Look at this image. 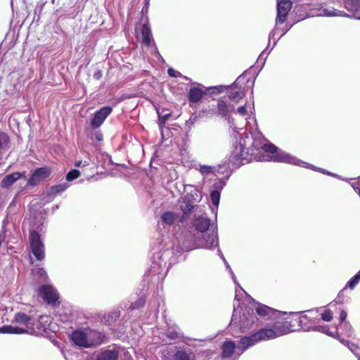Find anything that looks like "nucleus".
I'll list each match as a JSON object with an SVG mask.
<instances>
[{
    "mask_svg": "<svg viewBox=\"0 0 360 360\" xmlns=\"http://www.w3.org/2000/svg\"><path fill=\"white\" fill-rule=\"evenodd\" d=\"M217 252H218V255H219V257L221 258V259L223 260V262L225 264V266L226 268V269H231V266L229 264V263L227 262V261L226 260L224 255L222 254L221 251L220 249H218L217 250Z\"/></svg>",
    "mask_w": 360,
    "mask_h": 360,
    "instance_id": "49",
    "label": "nucleus"
},
{
    "mask_svg": "<svg viewBox=\"0 0 360 360\" xmlns=\"http://www.w3.org/2000/svg\"><path fill=\"white\" fill-rule=\"evenodd\" d=\"M141 35L143 44L146 46H150L151 42L152 32L148 23H144L141 28Z\"/></svg>",
    "mask_w": 360,
    "mask_h": 360,
    "instance_id": "29",
    "label": "nucleus"
},
{
    "mask_svg": "<svg viewBox=\"0 0 360 360\" xmlns=\"http://www.w3.org/2000/svg\"><path fill=\"white\" fill-rule=\"evenodd\" d=\"M217 115L224 117L229 124L232 123L233 119L230 116V113L234 112L236 108L233 104L227 103L223 100H219L217 102Z\"/></svg>",
    "mask_w": 360,
    "mask_h": 360,
    "instance_id": "16",
    "label": "nucleus"
},
{
    "mask_svg": "<svg viewBox=\"0 0 360 360\" xmlns=\"http://www.w3.org/2000/svg\"><path fill=\"white\" fill-rule=\"evenodd\" d=\"M285 315H281L280 319H275L267 324L269 327L259 329L256 333L241 338L243 348L240 349V353L244 352L249 347L254 346L257 342L274 339L292 332L297 331L295 320L288 321Z\"/></svg>",
    "mask_w": 360,
    "mask_h": 360,
    "instance_id": "3",
    "label": "nucleus"
},
{
    "mask_svg": "<svg viewBox=\"0 0 360 360\" xmlns=\"http://www.w3.org/2000/svg\"><path fill=\"white\" fill-rule=\"evenodd\" d=\"M339 340L341 343H342L344 345L347 346L349 350L354 353L356 356H359L358 353L356 352L358 350V347L355 345L353 343H350L349 340H346L342 338H339Z\"/></svg>",
    "mask_w": 360,
    "mask_h": 360,
    "instance_id": "37",
    "label": "nucleus"
},
{
    "mask_svg": "<svg viewBox=\"0 0 360 360\" xmlns=\"http://www.w3.org/2000/svg\"><path fill=\"white\" fill-rule=\"evenodd\" d=\"M359 360H360V358L359 357Z\"/></svg>",
    "mask_w": 360,
    "mask_h": 360,
    "instance_id": "62",
    "label": "nucleus"
},
{
    "mask_svg": "<svg viewBox=\"0 0 360 360\" xmlns=\"http://www.w3.org/2000/svg\"><path fill=\"white\" fill-rule=\"evenodd\" d=\"M119 356V352L115 348L106 349L100 352L96 360H117Z\"/></svg>",
    "mask_w": 360,
    "mask_h": 360,
    "instance_id": "23",
    "label": "nucleus"
},
{
    "mask_svg": "<svg viewBox=\"0 0 360 360\" xmlns=\"http://www.w3.org/2000/svg\"><path fill=\"white\" fill-rule=\"evenodd\" d=\"M179 219V215L173 212H165L160 217L161 222L168 226L173 225Z\"/></svg>",
    "mask_w": 360,
    "mask_h": 360,
    "instance_id": "28",
    "label": "nucleus"
},
{
    "mask_svg": "<svg viewBox=\"0 0 360 360\" xmlns=\"http://www.w3.org/2000/svg\"><path fill=\"white\" fill-rule=\"evenodd\" d=\"M231 276V278L234 282V283L236 285V286L238 288H236V296H235V298L237 299V300H239L238 298V296H239V292L241 291L243 292H244L245 295H248L247 292L241 288V286L238 284V283L237 282V280H236V277L233 273V271H232L231 268L228 269Z\"/></svg>",
    "mask_w": 360,
    "mask_h": 360,
    "instance_id": "35",
    "label": "nucleus"
},
{
    "mask_svg": "<svg viewBox=\"0 0 360 360\" xmlns=\"http://www.w3.org/2000/svg\"><path fill=\"white\" fill-rule=\"evenodd\" d=\"M50 323V319L48 316L40 315L38 318V320L35 323L34 322V328L36 327L39 333L46 332L49 326ZM34 333L35 330H34Z\"/></svg>",
    "mask_w": 360,
    "mask_h": 360,
    "instance_id": "22",
    "label": "nucleus"
},
{
    "mask_svg": "<svg viewBox=\"0 0 360 360\" xmlns=\"http://www.w3.org/2000/svg\"><path fill=\"white\" fill-rule=\"evenodd\" d=\"M360 281V271H358L349 281L347 283L345 288L354 289L356 284Z\"/></svg>",
    "mask_w": 360,
    "mask_h": 360,
    "instance_id": "36",
    "label": "nucleus"
},
{
    "mask_svg": "<svg viewBox=\"0 0 360 360\" xmlns=\"http://www.w3.org/2000/svg\"><path fill=\"white\" fill-rule=\"evenodd\" d=\"M289 30V29H286V30H283L282 34L278 37V38L276 39V40L275 41H274V46L277 44V42L278 41V40L285 34H286V32Z\"/></svg>",
    "mask_w": 360,
    "mask_h": 360,
    "instance_id": "57",
    "label": "nucleus"
},
{
    "mask_svg": "<svg viewBox=\"0 0 360 360\" xmlns=\"http://www.w3.org/2000/svg\"><path fill=\"white\" fill-rule=\"evenodd\" d=\"M34 172L35 173V176H37V177L39 178L40 181H41L48 178L50 176L51 171L49 167H43L37 168Z\"/></svg>",
    "mask_w": 360,
    "mask_h": 360,
    "instance_id": "34",
    "label": "nucleus"
},
{
    "mask_svg": "<svg viewBox=\"0 0 360 360\" xmlns=\"http://www.w3.org/2000/svg\"><path fill=\"white\" fill-rule=\"evenodd\" d=\"M145 299L143 297H139L134 302L131 303L129 306V309L131 310L138 309L145 304Z\"/></svg>",
    "mask_w": 360,
    "mask_h": 360,
    "instance_id": "38",
    "label": "nucleus"
},
{
    "mask_svg": "<svg viewBox=\"0 0 360 360\" xmlns=\"http://www.w3.org/2000/svg\"><path fill=\"white\" fill-rule=\"evenodd\" d=\"M71 340L74 344L81 347L87 348L91 345L87 340L86 333L82 331H74L71 335Z\"/></svg>",
    "mask_w": 360,
    "mask_h": 360,
    "instance_id": "21",
    "label": "nucleus"
},
{
    "mask_svg": "<svg viewBox=\"0 0 360 360\" xmlns=\"http://www.w3.org/2000/svg\"><path fill=\"white\" fill-rule=\"evenodd\" d=\"M22 174L20 172H14L6 175L1 182V186L3 188H8L14 184L17 180L20 179Z\"/></svg>",
    "mask_w": 360,
    "mask_h": 360,
    "instance_id": "26",
    "label": "nucleus"
},
{
    "mask_svg": "<svg viewBox=\"0 0 360 360\" xmlns=\"http://www.w3.org/2000/svg\"><path fill=\"white\" fill-rule=\"evenodd\" d=\"M146 1V5L148 6V4H149V0H145Z\"/></svg>",
    "mask_w": 360,
    "mask_h": 360,
    "instance_id": "61",
    "label": "nucleus"
},
{
    "mask_svg": "<svg viewBox=\"0 0 360 360\" xmlns=\"http://www.w3.org/2000/svg\"><path fill=\"white\" fill-rule=\"evenodd\" d=\"M40 181H41L39 180V179L37 178V176H35V173L33 172L32 176L27 181V186H34L39 184Z\"/></svg>",
    "mask_w": 360,
    "mask_h": 360,
    "instance_id": "42",
    "label": "nucleus"
},
{
    "mask_svg": "<svg viewBox=\"0 0 360 360\" xmlns=\"http://www.w3.org/2000/svg\"><path fill=\"white\" fill-rule=\"evenodd\" d=\"M198 118V117L197 115H193L188 121H186V124L191 128V126L197 122Z\"/></svg>",
    "mask_w": 360,
    "mask_h": 360,
    "instance_id": "48",
    "label": "nucleus"
},
{
    "mask_svg": "<svg viewBox=\"0 0 360 360\" xmlns=\"http://www.w3.org/2000/svg\"><path fill=\"white\" fill-rule=\"evenodd\" d=\"M237 112L242 116L246 115H247L246 106L241 105V106L238 107L237 109Z\"/></svg>",
    "mask_w": 360,
    "mask_h": 360,
    "instance_id": "50",
    "label": "nucleus"
},
{
    "mask_svg": "<svg viewBox=\"0 0 360 360\" xmlns=\"http://www.w3.org/2000/svg\"><path fill=\"white\" fill-rule=\"evenodd\" d=\"M23 226H27L31 252L38 261L45 258V246L43 238L46 232L45 217L41 211L30 210L28 217L23 221Z\"/></svg>",
    "mask_w": 360,
    "mask_h": 360,
    "instance_id": "5",
    "label": "nucleus"
},
{
    "mask_svg": "<svg viewBox=\"0 0 360 360\" xmlns=\"http://www.w3.org/2000/svg\"><path fill=\"white\" fill-rule=\"evenodd\" d=\"M112 111V108L110 106H104L97 110L91 120V128L94 129L99 128Z\"/></svg>",
    "mask_w": 360,
    "mask_h": 360,
    "instance_id": "15",
    "label": "nucleus"
},
{
    "mask_svg": "<svg viewBox=\"0 0 360 360\" xmlns=\"http://www.w3.org/2000/svg\"><path fill=\"white\" fill-rule=\"evenodd\" d=\"M344 7L349 12L350 18L360 20V0H345Z\"/></svg>",
    "mask_w": 360,
    "mask_h": 360,
    "instance_id": "19",
    "label": "nucleus"
},
{
    "mask_svg": "<svg viewBox=\"0 0 360 360\" xmlns=\"http://www.w3.org/2000/svg\"><path fill=\"white\" fill-rule=\"evenodd\" d=\"M0 333L4 334H23L27 333V330L22 327L13 326L11 325L4 326L0 328Z\"/></svg>",
    "mask_w": 360,
    "mask_h": 360,
    "instance_id": "27",
    "label": "nucleus"
},
{
    "mask_svg": "<svg viewBox=\"0 0 360 360\" xmlns=\"http://www.w3.org/2000/svg\"><path fill=\"white\" fill-rule=\"evenodd\" d=\"M270 53V51H268L267 52V49H266L265 50H264L261 53L260 55L259 56L258 58H257V62L259 63L260 60H263L262 62V66L264 65V61L266 60V58L268 56V54Z\"/></svg>",
    "mask_w": 360,
    "mask_h": 360,
    "instance_id": "45",
    "label": "nucleus"
},
{
    "mask_svg": "<svg viewBox=\"0 0 360 360\" xmlns=\"http://www.w3.org/2000/svg\"><path fill=\"white\" fill-rule=\"evenodd\" d=\"M314 331H318V332L325 333L330 337L338 338V340L340 338V336L338 335V331L337 327H334L333 330L331 331V330H330L328 326H327V325L321 326V325H319V323H318Z\"/></svg>",
    "mask_w": 360,
    "mask_h": 360,
    "instance_id": "30",
    "label": "nucleus"
},
{
    "mask_svg": "<svg viewBox=\"0 0 360 360\" xmlns=\"http://www.w3.org/2000/svg\"><path fill=\"white\" fill-rule=\"evenodd\" d=\"M198 167H199V168H198L199 172L203 176H207L210 174L217 175V173H219V169L220 168V167L217 168L216 167H214V166H208V165H199Z\"/></svg>",
    "mask_w": 360,
    "mask_h": 360,
    "instance_id": "33",
    "label": "nucleus"
},
{
    "mask_svg": "<svg viewBox=\"0 0 360 360\" xmlns=\"http://www.w3.org/2000/svg\"><path fill=\"white\" fill-rule=\"evenodd\" d=\"M241 337L240 338H242ZM243 348V345L241 343V339H240L239 345H236L235 342L231 340H227L224 342L221 345V357L223 359L230 358L233 352L236 351V354L239 356L243 352L240 353V349Z\"/></svg>",
    "mask_w": 360,
    "mask_h": 360,
    "instance_id": "14",
    "label": "nucleus"
},
{
    "mask_svg": "<svg viewBox=\"0 0 360 360\" xmlns=\"http://www.w3.org/2000/svg\"><path fill=\"white\" fill-rule=\"evenodd\" d=\"M321 319L325 321H330L333 319V313L330 310L326 309L321 314Z\"/></svg>",
    "mask_w": 360,
    "mask_h": 360,
    "instance_id": "43",
    "label": "nucleus"
},
{
    "mask_svg": "<svg viewBox=\"0 0 360 360\" xmlns=\"http://www.w3.org/2000/svg\"><path fill=\"white\" fill-rule=\"evenodd\" d=\"M340 328L343 330L344 334L348 337H351L352 335V326L348 322H344L341 323Z\"/></svg>",
    "mask_w": 360,
    "mask_h": 360,
    "instance_id": "41",
    "label": "nucleus"
},
{
    "mask_svg": "<svg viewBox=\"0 0 360 360\" xmlns=\"http://www.w3.org/2000/svg\"><path fill=\"white\" fill-rule=\"evenodd\" d=\"M179 253L174 251V242L169 236L159 234L153 242L151 264L146 276L154 282L164 280L171 266L179 262Z\"/></svg>",
    "mask_w": 360,
    "mask_h": 360,
    "instance_id": "2",
    "label": "nucleus"
},
{
    "mask_svg": "<svg viewBox=\"0 0 360 360\" xmlns=\"http://www.w3.org/2000/svg\"><path fill=\"white\" fill-rule=\"evenodd\" d=\"M14 321L25 326L27 333H34V321L32 316L24 312H18L14 317Z\"/></svg>",
    "mask_w": 360,
    "mask_h": 360,
    "instance_id": "18",
    "label": "nucleus"
},
{
    "mask_svg": "<svg viewBox=\"0 0 360 360\" xmlns=\"http://www.w3.org/2000/svg\"><path fill=\"white\" fill-rule=\"evenodd\" d=\"M226 86H211L207 89H205L201 84H198V86L191 87L188 92V103L191 108L194 107V104L199 103L204 95L207 93L210 94H218L222 92Z\"/></svg>",
    "mask_w": 360,
    "mask_h": 360,
    "instance_id": "9",
    "label": "nucleus"
},
{
    "mask_svg": "<svg viewBox=\"0 0 360 360\" xmlns=\"http://www.w3.org/2000/svg\"><path fill=\"white\" fill-rule=\"evenodd\" d=\"M79 175L80 172L78 169H71L66 175V180L68 181H72L77 179L79 176Z\"/></svg>",
    "mask_w": 360,
    "mask_h": 360,
    "instance_id": "39",
    "label": "nucleus"
},
{
    "mask_svg": "<svg viewBox=\"0 0 360 360\" xmlns=\"http://www.w3.org/2000/svg\"><path fill=\"white\" fill-rule=\"evenodd\" d=\"M352 186L356 192L360 193V184L359 182H354L352 184Z\"/></svg>",
    "mask_w": 360,
    "mask_h": 360,
    "instance_id": "55",
    "label": "nucleus"
},
{
    "mask_svg": "<svg viewBox=\"0 0 360 360\" xmlns=\"http://www.w3.org/2000/svg\"><path fill=\"white\" fill-rule=\"evenodd\" d=\"M76 167H85L89 165V162L84 161V162L82 160L77 161L75 164Z\"/></svg>",
    "mask_w": 360,
    "mask_h": 360,
    "instance_id": "54",
    "label": "nucleus"
},
{
    "mask_svg": "<svg viewBox=\"0 0 360 360\" xmlns=\"http://www.w3.org/2000/svg\"><path fill=\"white\" fill-rule=\"evenodd\" d=\"M102 77V72L101 70H97L94 74V78L95 79H101V77Z\"/></svg>",
    "mask_w": 360,
    "mask_h": 360,
    "instance_id": "56",
    "label": "nucleus"
},
{
    "mask_svg": "<svg viewBox=\"0 0 360 360\" xmlns=\"http://www.w3.org/2000/svg\"><path fill=\"white\" fill-rule=\"evenodd\" d=\"M157 113L158 115V127L161 131V133L162 134L163 129L165 127V123L171 117L172 112H169V110H162V111L157 110Z\"/></svg>",
    "mask_w": 360,
    "mask_h": 360,
    "instance_id": "25",
    "label": "nucleus"
},
{
    "mask_svg": "<svg viewBox=\"0 0 360 360\" xmlns=\"http://www.w3.org/2000/svg\"><path fill=\"white\" fill-rule=\"evenodd\" d=\"M345 287L339 292L337 297L335 298V300H334V302H335L336 303L338 304H342L345 302V300H344V291L345 290Z\"/></svg>",
    "mask_w": 360,
    "mask_h": 360,
    "instance_id": "44",
    "label": "nucleus"
},
{
    "mask_svg": "<svg viewBox=\"0 0 360 360\" xmlns=\"http://www.w3.org/2000/svg\"><path fill=\"white\" fill-rule=\"evenodd\" d=\"M120 316V312L117 309L112 310L103 316V321L105 324H112Z\"/></svg>",
    "mask_w": 360,
    "mask_h": 360,
    "instance_id": "32",
    "label": "nucleus"
},
{
    "mask_svg": "<svg viewBox=\"0 0 360 360\" xmlns=\"http://www.w3.org/2000/svg\"><path fill=\"white\" fill-rule=\"evenodd\" d=\"M347 313L346 312V311H345L343 309L341 310L340 314V321L341 323L346 322L345 319L347 318Z\"/></svg>",
    "mask_w": 360,
    "mask_h": 360,
    "instance_id": "52",
    "label": "nucleus"
},
{
    "mask_svg": "<svg viewBox=\"0 0 360 360\" xmlns=\"http://www.w3.org/2000/svg\"><path fill=\"white\" fill-rule=\"evenodd\" d=\"M167 339L171 341H178L183 338V333L176 324L167 323V328L165 332Z\"/></svg>",
    "mask_w": 360,
    "mask_h": 360,
    "instance_id": "20",
    "label": "nucleus"
},
{
    "mask_svg": "<svg viewBox=\"0 0 360 360\" xmlns=\"http://www.w3.org/2000/svg\"><path fill=\"white\" fill-rule=\"evenodd\" d=\"M144 11H148V6L146 5H145V6L142 8V12L143 13Z\"/></svg>",
    "mask_w": 360,
    "mask_h": 360,
    "instance_id": "58",
    "label": "nucleus"
},
{
    "mask_svg": "<svg viewBox=\"0 0 360 360\" xmlns=\"http://www.w3.org/2000/svg\"><path fill=\"white\" fill-rule=\"evenodd\" d=\"M92 334L95 336H96L97 338V340L95 341L94 344L95 345H100L103 342V335L102 333H98V332H94L92 333Z\"/></svg>",
    "mask_w": 360,
    "mask_h": 360,
    "instance_id": "47",
    "label": "nucleus"
},
{
    "mask_svg": "<svg viewBox=\"0 0 360 360\" xmlns=\"http://www.w3.org/2000/svg\"><path fill=\"white\" fill-rule=\"evenodd\" d=\"M38 292L47 304L53 306L58 304L59 295L53 286L50 285H43L39 288Z\"/></svg>",
    "mask_w": 360,
    "mask_h": 360,
    "instance_id": "12",
    "label": "nucleus"
},
{
    "mask_svg": "<svg viewBox=\"0 0 360 360\" xmlns=\"http://www.w3.org/2000/svg\"><path fill=\"white\" fill-rule=\"evenodd\" d=\"M278 30V29H274V30H272L270 33H269V41L271 40V39H273L274 40V41L276 40V39L278 38L277 37V31Z\"/></svg>",
    "mask_w": 360,
    "mask_h": 360,
    "instance_id": "51",
    "label": "nucleus"
},
{
    "mask_svg": "<svg viewBox=\"0 0 360 360\" xmlns=\"http://www.w3.org/2000/svg\"><path fill=\"white\" fill-rule=\"evenodd\" d=\"M303 3H302V5H305V4H312V2H308V1H302Z\"/></svg>",
    "mask_w": 360,
    "mask_h": 360,
    "instance_id": "59",
    "label": "nucleus"
},
{
    "mask_svg": "<svg viewBox=\"0 0 360 360\" xmlns=\"http://www.w3.org/2000/svg\"><path fill=\"white\" fill-rule=\"evenodd\" d=\"M291 0H277V15L276 18V25L283 23L288 12L292 8Z\"/></svg>",
    "mask_w": 360,
    "mask_h": 360,
    "instance_id": "13",
    "label": "nucleus"
},
{
    "mask_svg": "<svg viewBox=\"0 0 360 360\" xmlns=\"http://www.w3.org/2000/svg\"><path fill=\"white\" fill-rule=\"evenodd\" d=\"M174 360H195V356L191 349H178L175 352Z\"/></svg>",
    "mask_w": 360,
    "mask_h": 360,
    "instance_id": "24",
    "label": "nucleus"
},
{
    "mask_svg": "<svg viewBox=\"0 0 360 360\" xmlns=\"http://www.w3.org/2000/svg\"><path fill=\"white\" fill-rule=\"evenodd\" d=\"M225 185L226 181L224 179H219L212 186V189L210 192V198L212 204L217 209L218 208L220 201L221 191Z\"/></svg>",
    "mask_w": 360,
    "mask_h": 360,
    "instance_id": "17",
    "label": "nucleus"
},
{
    "mask_svg": "<svg viewBox=\"0 0 360 360\" xmlns=\"http://www.w3.org/2000/svg\"><path fill=\"white\" fill-rule=\"evenodd\" d=\"M198 197V192L195 194L192 193H186L179 201V209L182 212V217L180 221L190 219L192 216L194 220L192 223V227L195 229L196 233L202 238H205L207 233L205 232L210 226V219L205 214L204 209L196 204L198 200L195 198Z\"/></svg>",
    "mask_w": 360,
    "mask_h": 360,
    "instance_id": "4",
    "label": "nucleus"
},
{
    "mask_svg": "<svg viewBox=\"0 0 360 360\" xmlns=\"http://www.w3.org/2000/svg\"><path fill=\"white\" fill-rule=\"evenodd\" d=\"M258 322L259 319L257 318L253 309L245 307L243 309L242 314L237 318L236 309L234 308L229 326L231 328L233 326H238L240 330L245 333L251 329L254 326H257Z\"/></svg>",
    "mask_w": 360,
    "mask_h": 360,
    "instance_id": "8",
    "label": "nucleus"
},
{
    "mask_svg": "<svg viewBox=\"0 0 360 360\" xmlns=\"http://www.w3.org/2000/svg\"><path fill=\"white\" fill-rule=\"evenodd\" d=\"M250 79L246 78V72L240 75L229 86L227 96L231 101L238 103L245 95L247 84Z\"/></svg>",
    "mask_w": 360,
    "mask_h": 360,
    "instance_id": "10",
    "label": "nucleus"
},
{
    "mask_svg": "<svg viewBox=\"0 0 360 360\" xmlns=\"http://www.w3.org/2000/svg\"><path fill=\"white\" fill-rule=\"evenodd\" d=\"M254 82H255V80H253V81L252 82V88L253 87ZM251 93H252V94H253V91H252V90Z\"/></svg>",
    "mask_w": 360,
    "mask_h": 360,
    "instance_id": "60",
    "label": "nucleus"
},
{
    "mask_svg": "<svg viewBox=\"0 0 360 360\" xmlns=\"http://www.w3.org/2000/svg\"><path fill=\"white\" fill-rule=\"evenodd\" d=\"M37 274L43 281H46L48 278L47 274L44 268L37 269Z\"/></svg>",
    "mask_w": 360,
    "mask_h": 360,
    "instance_id": "46",
    "label": "nucleus"
},
{
    "mask_svg": "<svg viewBox=\"0 0 360 360\" xmlns=\"http://www.w3.org/2000/svg\"><path fill=\"white\" fill-rule=\"evenodd\" d=\"M167 73L169 75V77H182L184 78V79L186 80H189L191 81V79L188 78V77L186 76H184L183 75L181 72L175 70L174 69H173L172 68H169L168 70H167Z\"/></svg>",
    "mask_w": 360,
    "mask_h": 360,
    "instance_id": "40",
    "label": "nucleus"
},
{
    "mask_svg": "<svg viewBox=\"0 0 360 360\" xmlns=\"http://www.w3.org/2000/svg\"><path fill=\"white\" fill-rule=\"evenodd\" d=\"M255 309L261 319L269 322H271L275 319H280L281 315H287L285 311L276 310L259 302H257Z\"/></svg>",
    "mask_w": 360,
    "mask_h": 360,
    "instance_id": "11",
    "label": "nucleus"
},
{
    "mask_svg": "<svg viewBox=\"0 0 360 360\" xmlns=\"http://www.w3.org/2000/svg\"><path fill=\"white\" fill-rule=\"evenodd\" d=\"M95 138L98 141H101L103 139V134L100 131L95 132Z\"/></svg>",
    "mask_w": 360,
    "mask_h": 360,
    "instance_id": "53",
    "label": "nucleus"
},
{
    "mask_svg": "<svg viewBox=\"0 0 360 360\" xmlns=\"http://www.w3.org/2000/svg\"><path fill=\"white\" fill-rule=\"evenodd\" d=\"M319 308L311 309L298 312H290V315L297 316L299 317L295 319L297 331L302 330L304 331L314 330L318 323L320 322L319 317Z\"/></svg>",
    "mask_w": 360,
    "mask_h": 360,
    "instance_id": "7",
    "label": "nucleus"
},
{
    "mask_svg": "<svg viewBox=\"0 0 360 360\" xmlns=\"http://www.w3.org/2000/svg\"><path fill=\"white\" fill-rule=\"evenodd\" d=\"M70 185L68 183H61L50 187L49 190V195H56L66 191Z\"/></svg>",
    "mask_w": 360,
    "mask_h": 360,
    "instance_id": "31",
    "label": "nucleus"
},
{
    "mask_svg": "<svg viewBox=\"0 0 360 360\" xmlns=\"http://www.w3.org/2000/svg\"><path fill=\"white\" fill-rule=\"evenodd\" d=\"M268 161L281 162L302 167L311 168L313 170L319 169L323 174L331 176H336L326 170L316 168V167L304 162L295 156L279 149L273 143H264V137L260 132L252 134L250 136L247 133L240 135L238 140L233 146L231 155L229 157V164L233 167L249 163L252 161Z\"/></svg>",
    "mask_w": 360,
    "mask_h": 360,
    "instance_id": "1",
    "label": "nucleus"
},
{
    "mask_svg": "<svg viewBox=\"0 0 360 360\" xmlns=\"http://www.w3.org/2000/svg\"><path fill=\"white\" fill-rule=\"evenodd\" d=\"M218 245L217 229L215 227L207 238H202L196 233H193L191 231L184 232L181 238L178 240V245L176 248H174V251L179 252L180 257L181 251L188 252L197 248L212 249Z\"/></svg>",
    "mask_w": 360,
    "mask_h": 360,
    "instance_id": "6",
    "label": "nucleus"
}]
</instances>
